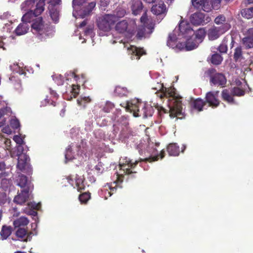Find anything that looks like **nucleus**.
I'll return each mask as SVG.
<instances>
[{"mask_svg": "<svg viewBox=\"0 0 253 253\" xmlns=\"http://www.w3.org/2000/svg\"><path fill=\"white\" fill-rule=\"evenodd\" d=\"M114 107L115 105L113 103L110 101H107L103 106L102 110L105 113H109Z\"/></svg>", "mask_w": 253, "mask_h": 253, "instance_id": "09e8293b", "label": "nucleus"}, {"mask_svg": "<svg viewBox=\"0 0 253 253\" xmlns=\"http://www.w3.org/2000/svg\"><path fill=\"white\" fill-rule=\"evenodd\" d=\"M242 42L246 48L250 49L253 47V38L246 36L242 39Z\"/></svg>", "mask_w": 253, "mask_h": 253, "instance_id": "e433bc0d", "label": "nucleus"}, {"mask_svg": "<svg viewBox=\"0 0 253 253\" xmlns=\"http://www.w3.org/2000/svg\"><path fill=\"white\" fill-rule=\"evenodd\" d=\"M118 117V116L117 115L114 114L112 116V119L114 121H117L124 126L121 130V134L125 138L128 137L130 132V129L128 126V122L127 118L125 116H122L119 119H117Z\"/></svg>", "mask_w": 253, "mask_h": 253, "instance_id": "9b49d317", "label": "nucleus"}, {"mask_svg": "<svg viewBox=\"0 0 253 253\" xmlns=\"http://www.w3.org/2000/svg\"><path fill=\"white\" fill-rule=\"evenodd\" d=\"M221 0H211V9H217L220 6Z\"/></svg>", "mask_w": 253, "mask_h": 253, "instance_id": "864d4df0", "label": "nucleus"}, {"mask_svg": "<svg viewBox=\"0 0 253 253\" xmlns=\"http://www.w3.org/2000/svg\"><path fill=\"white\" fill-rule=\"evenodd\" d=\"M10 126L14 129H17L20 126V123L17 119H13L10 121Z\"/></svg>", "mask_w": 253, "mask_h": 253, "instance_id": "5fc2aeb1", "label": "nucleus"}, {"mask_svg": "<svg viewBox=\"0 0 253 253\" xmlns=\"http://www.w3.org/2000/svg\"><path fill=\"white\" fill-rule=\"evenodd\" d=\"M206 36V31L203 28H199L196 32H194L193 38L200 43L202 42Z\"/></svg>", "mask_w": 253, "mask_h": 253, "instance_id": "2f4dec72", "label": "nucleus"}, {"mask_svg": "<svg viewBox=\"0 0 253 253\" xmlns=\"http://www.w3.org/2000/svg\"><path fill=\"white\" fill-rule=\"evenodd\" d=\"M226 79L222 73H215L211 76L210 82L214 85L224 86L226 84Z\"/></svg>", "mask_w": 253, "mask_h": 253, "instance_id": "dca6fc26", "label": "nucleus"}, {"mask_svg": "<svg viewBox=\"0 0 253 253\" xmlns=\"http://www.w3.org/2000/svg\"><path fill=\"white\" fill-rule=\"evenodd\" d=\"M32 232H28V231L23 228H18L15 233L16 236L21 239L24 242H27L28 240H30Z\"/></svg>", "mask_w": 253, "mask_h": 253, "instance_id": "6ab92c4d", "label": "nucleus"}, {"mask_svg": "<svg viewBox=\"0 0 253 253\" xmlns=\"http://www.w3.org/2000/svg\"><path fill=\"white\" fill-rule=\"evenodd\" d=\"M165 155V152L162 150L159 155L155 156H150L149 158H145L143 160L140 159L139 161H135L134 162H132L127 157L121 158L120 160L119 167L120 170L123 171V175L124 174L132 175L133 173H136V171H133L132 169H134L138 164L139 162L146 161L152 162L158 161L159 157L163 159Z\"/></svg>", "mask_w": 253, "mask_h": 253, "instance_id": "f03ea898", "label": "nucleus"}, {"mask_svg": "<svg viewBox=\"0 0 253 253\" xmlns=\"http://www.w3.org/2000/svg\"><path fill=\"white\" fill-rule=\"evenodd\" d=\"M205 105L206 103L205 101L200 98L194 100L191 103V106L192 108L199 112L203 110V108Z\"/></svg>", "mask_w": 253, "mask_h": 253, "instance_id": "cd10ccee", "label": "nucleus"}, {"mask_svg": "<svg viewBox=\"0 0 253 253\" xmlns=\"http://www.w3.org/2000/svg\"><path fill=\"white\" fill-rule=\"evenodd\" d=\"M222 60L223 57L220 54L216 52L212 55L211 59V63L215 65L220 64Z\"/></svg>", "mask_w": 253, "mask_h": 253, "instance_id": "c9c22d12", "label": "nucleus"}, {"mask_svg": "<svg viewBox=\"0 0 253 253\" xmlns=\"http://www.w3.org/2000/svg\"><path fill=\"white\" fill-rule=\"evenodd\" d=\"M174 49L181 50L183 49H186V42H177L175 47Z\"/></svg>", "mask_w": 253, "mask_h": 253, "instance_id": "4d7b16f0", "label": "nucleus"}, {"mask_svg": "<svg viewBox=\"0 0 253 253\" xmlns=\"http://www.w3.org/2000/svg\"><path fill=\"white\" fill-rule=\"evenodd\" d=\"M13 140L19 145L17 147L18 163L17 167L21 171L26 173L31 172V166L29 162L30 160L29 156L25 153H24L23 147L21 146L24 142L22 138L19 135H15L13 137Z\"/></svg>", "mask_w": 253, "mask_h": 253, "instance_id": "20e7f679", "label": "nucleus"}, {"mask_svg": "<svg viewBox=\"0 0 253 253\" xmlns=\"http://www.w3.org/2000/svg\"><path fill=\"white\" fill-rule=\"evenodd\" d=\"M229 41V37L226 36L224 38L221 44L218 46L217 50L220 53H226L227 51V43Z\"/></svg>", "mask_w": 253, "mask_h": 253, "instance_id": "473e14b6", "label": "nucleus"}, {"mask_svg": "<svg viewBox=\"0 0 253 253\" xmlns=\"http://www.w3.org/2000/svg\"><path fill=\"white\" fill-rule=\"evenodd\" d=\"M124 180V176L123 174H117V179L113 183L108 184L110 191L108 192L109 196H111L112 194L115 193L118 188H122V186L121 185Z\"/></svg>", "mask_w": 253, "mask_h": 253, "instance_id": "2eb2a0df", "label": "nucleus"}, {"mask_svg": "<svg viewBox=\"0 0 253 253\" xmlns=\"http://www.w3.org/2000/svg\"><path fill=\"white\" fill-rule=\"evenodd\" d=\"M219 91H209L207 92L205 96V103H208L209 106L212 108H216L220 104L218 99Z\"/></svg>", "mask_w": 253, "mask_h": 253, "instance_id": "ddd939ff", "label": "nucleus"}, {"mask_svg": "<svg viewBox=\"0 0 253 253\" xmlns=\"http://www.w3.org/2000/svg\"><path fill=\"white\" fill-rule=\"evenodd\" d=\"M8 176H4L1 180V183L0 184V187L4 189L7 188L9 184V180L7 178Z\"/></svg>", "mask_w": 253, "mask_h": 253, "instance_id": "603ef678", "label": "nucleus"}, {"mask_svg": "<svg viewBox=\"0 0 253 253\" xmlns=\"http://www.w3.org/2000/svg\"><path fill=\"white\" fill-rule=\"evenodd\" d=\"M29 188H26L22 190L21 192L14 197V202L20 205L25 203L29 198Z\"/></svg>", "mask_w": 253, "mask_h": 253, "instance_id": "f3484780", "label": "nucleus"}, {"mask_svg": "<svg viewBox=\"0 0 253 253\" xmlns=\"http://www.w3.org/2000/svg\"><path fill=\"white\" fill-rule=\"evenodd\" d=\"M41 207V205L40 204H32L31 207L33 208L35 210H39L40 208Z\"/></svg>", "mask_w": 253, "mask_h": 253, "instance_id": "338daca9", "label": "nucleus"}, {"mask_svg": "<svg viewBox=\"0 0 253 253\" xmlns=\"http://www.w3.org/2000/svg\"><path fill=\"white\" fill-rule=\"evenodd\" d=\"M194 8L198 10H203L209 12L211 10V6L209 0H191Z\"/></svg>", "mask_w": 253, "mask_h": 253, "instance_id": "4468645a", "label": "nucleus"}, {"mask_svg": "<svg viewBox=\"0 0 253 253\" xmlns=\"http://www.w3.org/2000/svg\"><path fill=\"white\" fill-rule=\"evenodd\" d=\"M90 198L89 192H84L79 195V199L82 204H86Z\"/></svg>", "mask_w": 253, "mask_h": 253, "instance_id": "37998d69", "label": "nucleus"}, {"mask_svg": "<svg viewBox=\"0 0 253 253\" xmlns=\"http://www.w3.org/2000/svg\"><path fill=\"white\" fill-rule=\"evenodd\" d=\"M168 11L167 6L162 0H160L151 7V12L157 16L163 18Z\"/></svg>", "mask_w": 253, "mask_h": 253, "instance_id": "f8f14e48", "label": "nucleus"}, {"mask_svg": "<svg viewBox=\"0 0 253 253\" xmlns=\"http://www.w3.org/2000/svg\"><path fill=\"white\" fill-rule=\"evenodd\" d=\"M36 6L35 0H26L21 4V8L24 11L33 10Z\"/></svg>", "mask_w": 253, "mask_h": 253, "instance_id": "7c9ffc66", "label": "nucleus"}, {"mask_svg": "<svg viewBox=\"0 0 253 253\" xmlns=\"http://www.w3.org/2000/svg\"><path fill=\"white\" fill-rule=\"evenodd\" d=\"M142 3L138 0L134 1L131 6L132 13L134 15H137L140 14L142 10Z\"/></svg>", "mask_w": 253, "mask_h": 253, "instance_id": "c756f323", "label": "nucleus"}, {"mask_svg": "<svg viewBox=\"0 0 253 253\" xmlns=\"http://www.w3.org/2000/svg\"><path fill=\"white\" fill-rule=\"evenodd\" d=\"M177 42V38L174 32L170 33L169 35L167 40V45L169 47L174 49L175 47L176 44Z\"/></svg>", "mask_w": 253, "mask_h": 253, "instance_id": "bb28decb", "label": "nucleus"}, {"mask_svg": "<svg viewBox=\"0 0 253 253\" xmlns=\"http://www.w3.org/2000/svg\"><path fill=\"white\" fill-rule=\"evenodd\" d=\"M243 58V51L241 46L237 47L234 50L233 54L234 60L237 62Z\"/></svg>", "mask_w": 253, "mask_h": 253, "instance_id": "72a5a7b5", "label": "nucleus"}, {"mask_svg": "<svg viewBox=\"0 0 253 253\" xmlns=\"http://www.w3.org/2000/svg\"><path fill=\"white\" fill-rule=\"evenodd\" d=\"M61 2V0H49L48 2L52 7H54L57 4H60Z\"/></svg>", "mask_w": 253, "mask_h": 253, "instance_id": "052dcab7", "label": "nucleus"}, {"mask_svg": "<svg viewBox=\"0 0 253 253\" xmlns=\"http://www.w3.org/2000/svg\"><path fill=\"white\" fill-rule=\"evenodd\" d=\"M126 13V10L122 8H118L116 11L112 15H114L117 18V22L120 18L124 17Z\"/></svg>", "mask_w": 253, "mask_h": 253, "instance_id": "a18cd8bd", "label": "nucleus"}, {"mask_svg": "<svg viewBox=\"0 0 253 253\" xmlns=\"http://www.w3.org/2000/svg\"><path fill=\"white\" fill-rule=\"evenodd\" d=\"M214 22L219 25L218 27H223L225 24L230 25L226 20V18L223 15H219L216 17L214 19Z\"/></svg>", "mask_w": 253, "mask_h": 253, "instance_id": "ea45409f", "label": "nucleus"}, {"mask_svg": "<svg viewBox=\"0 0 253 253\" xmlns=\"http://www.w3.org/2000/svg\"><path fill=\"white\" fill-rule=\"evenodd\" d=\"M6 195L4 192H0V205L4 204L6 202Z\"/></svg>", "mask_w": 253, "mask_h": 253, "instance_id": "6e6d98bb", "label": "nucleus"}, {"mask_svg": "<svg viewBox=\"0 0 253 253\" xmlns=\"http://www.w3.org/2000/svg\"><path fill=\"white\" fill-rule=\"evenodd\" d=\"M67 179L68 180V182L71 184L72 185H73L74 180L76 181V175H70L67 177Z\"/></svg>", "mask_w": 253, "mask_h": 253, "instance_id": "bf43d9fd", "label": "nucleus"}, {"mask_svg": "<svg viewBox=\"0 0 253 253\" xmlns=\"http://www.w3.org/2000/svg\"><path fill=\"white\" fill-rule=\"evenodd\" d=\"M241 14L244 17H245L247 19H250L252 17L253 15V12L251 9L247 8L242 10Z\"/></svg>", "mask_w": 253, "mask_h": 253, "instance_id": "8fccbe9b", "label": "nucleus"}, {"mask_svg": "<svg viewBox=\"0 0 253 253\" xmlns=\"http://www.w3.org/2000/svg\"><path fill=\"white\" fill-rule=\"evenodd\" d=\"M46 0H40L36 5L37 7V12L39 14H41L44 10L45 5V1Z\"/></svg>", "mask_w": 253, "mask_h": 253, "instance_id": "49530a36", "label": "nucleus"}, {"mask_svg": "<svg viewBox=\"0 0 253 253\" xmlns=\"http://www.w3.org/2000/svg\"><path fill=\"white\" fill-rule=\"evenodd\" d=\"M160 97L168 98L169 101V110L161 107L160 110L161 112L162 111L164 113H169L171 118L182 119L185 117V113L182 111V97L176 92L174 87L167 88L163 86L161 89Z\"/></svg>", "mask_w": 253, "mask_h": 253, "instance_id": "f257e3e1", "label": "nucleus"}, {"mask_svg": "<svg viewBox=\"0 0 253 253\" xmlns=\"http://www.w3.org/2000/svg\"><path fill=\"white\" fill-rule=\"evenodd\" d=\"M126 111L132 113L135 117L142 116L146 118L152 116L154 110L150 105L138 99H134L131 101L130 104L127 105Z\"/></svg>", "mask_w": 253, "mask_h": 253, "instance_id": "7ed1b4c3", "label": "nucleus"}, {"mask_svg": "<svg viewBox=\"0 0 253 253\" xmlns=\"http://www.w3.org/2000/svg\"><path fill=\"white\" fill-rule=\"evenodd\" d=\"M247 36H250V38H253V28L248 29L247 33Z\"/></svg>", "mask_w": 253, "mask_h": 253, "instance_id": "e2e57ef3", "label": "nucleus"}, {"mask_svg": "<svg viewBox=\"0 0 253 253\" xmlns=\"http://www.w3.org/2000/svg\"><path fill=\"white\" fill-rule=\"evenodd\" d=\"M49 9L51 18L55 23L57 22L59 19V11L54 7L49 8Z\"/></svg>", "mask_w": 253, "mask_h": 253, "instance_id": "4c0bfd02", "label": "nucleus"}, {"mask_svg": "<svg viewBox=\"0 0 253 253\" xmlns=\"http://www.w3.org/2000/svg\"><path fill=\"white\" fill-rule=\"evenodd\" d=\"M5 164L4 162H0V170H4L5 169Z\"/></svg>", "mask_w": 253, "mask_h": 253, "instance_id": "774afa93", "label": "nucleus"}, {"mask_svg": "<svg viewBox=\"0 0 253 253\" xmlns=\"http://www.w3.org/2000/svg\"><path fill=\"white\" fill-rule=\"evenodd\" d=\"M167 152L170 156H177L180 153L179 147L175 143L169 144L167 148Z\"/></svg>", "mask_w": 253, "mask_h": 253, "instance_id": "b1692460", "label": "nucleus"}, {"mask_svg": "<svg viewBox=\"0 0 253 253\" xmlns=\"http://www.w3.org/2000/svg\"><path fill=\"white\" fill-rule=\"evenodd\" d=\"M4 143L6 145V149H9V147H10V145L11 144V140L9 139H5Z\"/></svg>", "mask_w": 253, "mask_h": 253, "instance_id": "69168bd1", "label": "nucleus"}, {"mask_svg": "<svg viewBox=\"0 0 253 253\" xmlns=\"http://www.w3.org/2000/svg\"><path fill=\"white\" fill-rule=\"evenodd\" d=\"M110 2V0H100V6L103 10L105 9L106 7H107Z\"/></svg>", "mask_w": 253, "mask_h": 253, "instance_id": "13d9d810", "label": "nucleus"}, {"mask_svg": "<svg viewBox=\"0 0 253 253\" xmlns=\"http://www.w3.org/2000/svg\"><path fill=\"white\" fill-rule=\"evenodd\" d=\"M8 173L7 172H2L0 173V184L1 183V180L2 179L4 176H8Z\"/></svg>", "mask_w": 253, "mask_h": 253, "instance_id": "0e129e2a", "label": "nucleus"}, {"mask_svg": "<svg viewBox=\"0 0 253 253\" xmlns=\"http://www.w3.org/2000/svg\"><path fill=\"white\" fill-rule=\"evenodd\" d=\"M231 93L233 96H242L244 95L245 91L239 87H234L231 90Z\"/></svg>", "mask_w": 253, "mask_h": 253, "instance_id": "58836bf2", "label": "nucleus"}, {"mask_svg": "<svg viewBox=\"0 0 253 253\" xmlns=\"http://www.w3.org/2000/svg\"><path fill=\"white\" fill-rule=\"evenodd\" d=\"M230 28V25L225 24L223 27H214L209 30L208 37L211 40H214L218 38Z\"/></svg>", "mask_w": 253, "mask_h": 253, "instance_id": "9d476101", "label": "nucleus"}, {"mask_svg": "<svg viewBox=\"0 0 253 253\" xmlns=\"http://www.w3.org/2000/svg\"><path fill=\"white\" fill-rule=\"evenodd\" d=\"M115 30L120 34L129 33L127 21L126 20H123L117 23L115 26Z\"/></svg>", "mask_w": 253, "mask_h": 253, "instance_id": "aec40b11", "label": "nucleus"}, {"mask_svg": "<svg viewBox=\"0 0 253 253\" xmlns=\"http://www.w3.org/2000/svg\"><path fill=\"white\" fill-rule=\"evenodd\" d=\"M180 35L184 38H187L186 42V50H192L197 48L200 42L193 38L194 31L189 23L181 20L179 24Z\"/></svg>", "mask_w": 253, "mask_h": 253, "instance_id": "39448f33", "label": "nucleus"}, {"mask_svg": "<svg viewBox=\"0 0 253 253\" xmlns=\"http://www.w3.org/2000/svg\"><path fill=\"white\" fill-rule=\"evenodd\" d=\"M29 220L25 216H21L13 221V225L15 228H21L28 224Z\"/></svg>", "mask_w": 253, "mask_h": 253, "instance_id": "c85d7f7f", "label": "nucleus"}, {"mask_svg": "<svg viewBox=\"0 0 253 253\" xmlns=\"http://www.w3.org/2000/svg\"><path fill=\"white\" fill-rule=\"evenodd\" d=\"M70 73H71V76H72V77H73L75 79V80H76V81L77 82V83L78 84H77V85L73 84L72 85V93H73L74 97L75 98L78 95L79 92V90H80V85L79 84L81 83H83V84L84 83V81H83L82 82L80 81V77L78 75H76V73L75 72H72Z\"/></svg>", "mask_w": 253, "mask_h": 253, "instance_id": "4be33fe9", "label": "nucleus"}, {"mask_svg": "<svg viewBox=\"0 0 253 253\" xmlns=\"http://www.w3.org/2000/svg\"><path fill=\"white\" fill-rule=\"evenodd\" d=\"M29 28V26L27 23L22 22L18 25L14 32L16 35L21 36L27 33Z\"/></svg>", "mask_w": 253, "mask_h": 253, "instance_id": "5701e85b", "label": "nucleus"}, {"mask_svg": "<svg viewBox=\"0 0 253 253\" xmlns=\"http://www.w3.org/2000/svg\"><path fill=\"white\" fill-rule=\"evenodd\" d=\"M205 15L203 13L198 12L193 14L190 17L191 22L195 25H199L204 22Z\"/></svg>", "mask_w": 253, "mask_h": 253, "instance_id": "412c9836", "label": "nucleus"}, {"mask_svg": "<svg viewBox=\"0 0 253 253\" xmlns=\"http://www.w3.org/2000/svg\"><path fill=\"white\" fill-rule=\"evenodd\" d=\"M98 29L104 32L110 31L117 22V18L112 14H104L98 18L96 21Z\"/></svg>", "mask_w": 253, "mask_h": 253, "instance_id": "0eeeda50", "label": "nucleus"}, {"mask_svg": "<svg viewBox=\"0 0 253 253\" xmlns=\"http://www.w3.org/2000/svg\"><path fill=\"white\" fill-rule=\"evenodd\" d=\"M148 20H149L148 19L146 12H145V13H143L142 16L141 17L140 21L142 23H143L144 24V25L145 27H147L148 29H153V26L152 25V24H151L150 25H147Z\"/></svg>", "mask_w": 253, "mask_h": 253, "instance_id": "de8ad7c7", "label": "nucleus"}, {"mask_svg": "<svg viewBox=\"0 0 253 253\" xmlns=\"http://www.w3.org/2000/svg\"><path fill=\"white\" fill-rule=\"evenodd\" d=\"M115 93L119 96H123L126 95L127 90L126 88L118 86L115 89Z\"/></svg>", "mask_w": 253, "mask_h": 253, "instance_id": "79ce46f5", "label": "nucleus"}, {"mask_svg": "<svg viewBox=\"0 0 253 253\" xmlns=\"http://www.w3.org/2000/svg\"><path fill=\"white\" fill-rule=\"evenodd\" d=\"M37 7H36L34 10H29L23 15L22 17L21 20L22 22H25L27 24L28 23H33L36 19H37L39 15L41 14L37 13Z\"/></svg>", "mask_w": 253, "mask_h": 253, "instance_id": "a211bd4d", "label": "nucleus"}, {"mask_svg": "<svg viewBox=\"0 0 253 253\" xmlns=\"http://www.w3.org/2000/svg\"><path fill=\"white\" fill-rule=\"evenodd\" d=\"M2 131L3 133H6V134H10L11 133V130L10 128V127L8 126H5L3 127L2 129Z\"/></svg>", "mask_w": 253, "mask_h": 253, "instance_id": "680f3d73", "label": "nucleus"}, {"mask_svg": "<svg viewBox=\"0 0 253 253\" xmlns=\"http://www.w3.org/2000/svg\"><path fill=\"white\" fill-rule=\"evenodd\" d=\"M13 228L10 226L2 225L0 232V239L2 240L7 239L11 234Z\"/></svg>", "mask_w": 253, "mask_h": 253, "instance_id": "393cba45", "label": "nucleus"}, {"mask_svg": "<svg viewBox=\"0 0 253 253\" xmlns=\"http://www.w3.org/2000/svg\"><path fill=\"white\" fill-rule=\"evenodd\" d=\"M76 187L77 190L82 192V191L85 189V186L84 183V180L83 178L79 177L77 174H76Z\"/></svg>", "mask_w": 253, "mask_h": 253, "instance_id": "f704fd0d", "label": "nucleus"}, {"mask_svg": "<svg viewBox=\"0 0 253 253\" xmlns=\"http://www.w3.org/2000/svg\"><path fill=\"white\" fill-rule=\"evenodd\" d=\"M91 101L89 97H82L77 100L78 104L79 105L85 106V104L90 102Z\"/></svg>", "mask_w": 253, "mask_h": 253, "instance_id": "3c124183", "label": "nucleus"}, {"mask_svg": "<svg viewBox=\"0 0 253 253\" xmlns=\"http://www.w3.org/2000/svg\"><path fill=\"white\" fill-rule=\"evenodd\" d=\"M128 43L124 42V47H126L128 54L130 56L131 60H139L141 56L146 54V52L143 48L137 47L134 45L127 46Z\"/></svg>", "mask_w": 253, "mask_h": 253, "instance_id": "1a4fd4ad", "label": "nucleus"}, {"mask_svg": "<svg viewBox=\"0 0 253 253\" xmlns=\"http://www.w3.org/2000/svg\"><path fill=\"white\" fill-rule=\"evenodd\" d=\"M27 183V177L26 176L24 175H21L19 176L18 179V185L21 188H23L24 189L26 188H29V187H27L26 185Z\"/></svg>", "mask_w": 253, "mask_h": 253, "instance_id": "a19ab883", "label": "nucleus"}, {"mask_svg": "<svg viewBox=\"0 0 253 253\" xmlns=\"http://www.w3.org/2000/svg\"><path fill=\"white\" fill-rule=\"evenodd\" d=\"M231 92L227 89H223L221 92L222 99L229 104H235V101Z\"/></svg>", "mask_w": 253, "mask_h": 253, "instance_id": "a878e982", "label": "nucleus"}, {"mask_svg": "<svg viewBox=\"0 0 253 253\" xmlns=\"http://www.w3.org/2000/svg\"><path fill=\"white\" fill-rule=\"evenodd\" d=\"M65 157L66 162L69 161H71L74 158L72 153V146L71 145H69L67 148Z\"/></svg>", "mask_w": 253, "mask_h": 253, "instance_id": "c03bdc74", "label": "nucleus"}, {"mask_svg": "<svg viewBox=\"0 0 253 253\" xmlns=\"http://www.w3.org/2000/svg\"><path fill=\"white\" fill-rule=\"evenodd\" d=\"M31 30L33 34L37 35L38 38L42 41L48 36L47 30L44 24L42 17H39L32 23Z\"/></svg>", "mask_w": 253, "mask_h": 253, "instance_id": "6e6552de", "label": "nucleus"}, {"mask_svg": "<svg viewBox=\"0 0 253 253\" xmlns=\"http://www.w3.org/2000/svg\"><path fill=\"white\" fill-rule=\"evenodd\" d=\"M72 4L74 8L77 11L78 15L83 18L89 15L96 5L94 2L86 5L85 0H73Z\"/></svg>", "mask_w": 253, "mask_h": 253, "instance_id": "423d86ee", "label": "nucleus"}]
</instances>
